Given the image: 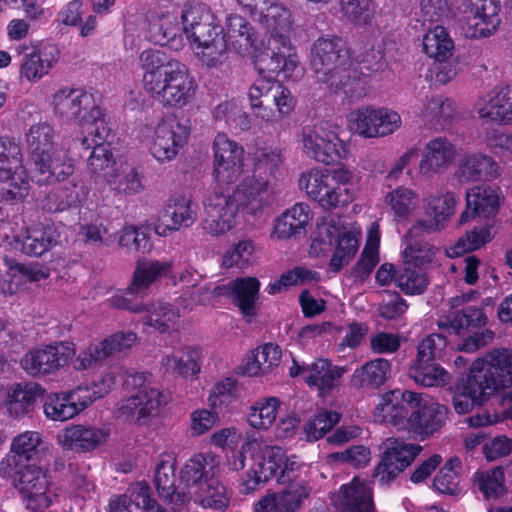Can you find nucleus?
I'll list each match as a JSON object with an SVG mask.
<instances>
[{
	"label": "nucleus",
	"instance_id": "393cba45",
	"mask_svg": "<svg viewBox=\"0 0 512 512\" xmlns=\"http://www.w3.org/2000/svg\"><path fill=\"white\" fill-rule=\"evenodd\" d=\"M474 110L483 120L500 126L512 125V83L496 85L479 96Z\"/></svg>",
	"mask_w": 512,
	"mask_h": 512
},
{
	"label": "nucleus",
	"instance_id": "de8ad7c7",
	"mask_svg": "<svg viewBox=\"0 0 512 512\" xmlns=\"http://www.w3.org/2000/svg\"><path fill=\"white\" fill-rule=\"evenodd\" d=\"M454 50V41L442 24H431L423 37V52L434 60H448Z\"/></svg>",
	"mask_w": 512,
	"mask_h": 512
},
{
	"label": "nucleus",
	"instance_id": "bb28decb",
	"mask_svg": "<svg viewBox=\"0 0 512 512\" xmlns=\"http://www.w3.org/2000/svg\"><path fill=\"white\" fill-rule=\"evenodd\" d=\"M418 393L393 390L384 393L374 410L375 421L403 428L414 410Z\"/></svg>",
	"mask_w": 512,
	"mask_h": 512
},
{
	"label": "nucleus",
	"instance_id": "423d86ee",
	"mask_svg": "<svg viewBox=\"0 0 512 512\" xmlns=\"http://www.w3.org/2000/svg\"><path fill=\"white\" fill-rule=\"evenodd\" d=\"M438 226H411L405 235L406 247L403 251L405 266L397 271L396 285L407 295H419L427 289L429 280L417 265L432 261L435 253L423 241L424 233L436 231Z\"/></svg>",
	"mask_w": 512,
	"mask_h": 512
},
{
	"label": "nucleus",
	"instance_id": "37998d69",
	"mask_svg": "<svg viewBox=\"0 0 512 512\" xmlns=\"http://www.w3.org/2000/svg\"><path fill=\"white\" fill-rule=\"evenodd\" d=\"M391 375L392 363L385 358H376L355 369L351 384L357 389L374 390L383 386Z\"/></svg>",
	"mask_w": 512,
	"mask_h": 512
},
{
	"label": "nucleus",
	"instance_id": "13d9d810",
	"mask_svg": "<svg viewBox=\"0 0 512 512\" xmlns=\"http://www.w3.org/2000/svg\"><path fill=\"white\" fill-rule=\"evenodd\" d=\"M486 320L487 318L482 309L467 306L461 310L451 312L445 321L439 322V327L460 333L464 329L482 327L486 324Z\"/></svg>",
	"mask_w": 512,
	"mask_h": 512
},
{
	"label": "nucleus",
	"instance_id": "72a5a7b5",
	"mask_svg": "<svg viewBox=\"0 0 512 512\" xmlns=\"http://www.w3.org/2000/svg\"><path fill=\"white\" fill-rule=\"evenodd\" d=\"M333 502L339 512H374L371 488L359 478L343 485Z\"/></svg>",
	"mask_w": 512,
	"mask_h": 512
},
{
	"label": "nucleus",
	"instance_id": "2eb2a0df",
	"mask_svg": "<svg viewBox=\"0 0 512 512\" xmlns=\"http://www.w3.org/2000/svg\"><path fill=\"white\" fill-rule=\"evenodd\" d=\"M298 186L324 209L344 206L354 199V193L349 188L333 185L329 170L323 168H312L303 172Z\"/></svg>",
	"mask_w": 512,
	"mask_h": 512
},
{
	"label": "nucleus",
	"instance_id": "bf43d9fd",
	"mask_svg": "<svg viewBox=\"0 0 512 512\" xmlns=\"http://www.w3.org/2000/svg\"><path fill=\"white\" fill-rule=\"evenodd\" d=\"M217 477L213 476L207 483L202 484L198 493L194 494L190 500L198 503L203 508L225 509L229 504V497L226 487Z\"/></svg>",
	"mask_w": 512,
	"mask_h": 512
},
{
	"label": "nucleus",
	"instance_id": "58836bf2",
	"mask_svg": "<svg viewBox=\"0 0 512 512\" xmlns=\"http://www.w3.org/2000/svg\"><path fill=\"white\" fill-rule=\"evenodd\" d=\"M361 231L359 229L338 228L335 231L333 253L329 261V269L333 273L340 272L356 256L360 241Z\"/></svg>",
	"mask_w": 512,
	"mask_h": 512
},
{
	"label": "nucleus",
	"instance_id": "b1692460",
	"mask_svg": "<svg viewBox=\"0 0 512 512\" xmlns=\"http://www.w3.org/2000/svg\"><path fill=\"white\" fill-rule=\"evenodd\" d=\"M247 10L252 18L263 27L272 29L276 37L283 32L292 31L293 21L290 9L280 0H236Z\"/></svg>",
	"mask_w": 512,
	"mask_h": 512
},
{
	"label": "nucleus",
	"instance_id": "f3484780",
	"mask_svg": "<svg viewBox=\"0 0 512 512\" xmlns=\"http://www.w3.org/2000/svg\"><path fill=\"white\" fill-rule=\"evenodd\" d=\"M422 446L407 443L397 438H387L383 442V452L373 476L380 484H388L396 479L420 454Z\"/></svg>",
	"mask_w": 512,
	"mask_h": 512
},
{
	"label": "nucleus",
	"instance_id": "e2e57ef3",
	"mask_svg": "<svg viewBox=\"0 0 512 512\" xmlns=\"http://www.w3.org/2000/svg\"><path fill=\"white\" fill-rule=\"evenodd\" d=\"M474 482L485 499L498 498L505 492V476L501 466L476 472Z\"/></svg>",
	"mask_w": 512,
	"mask_h": 512
},
{
	"label": "nucleus",
	"instance_id": "c85d7f7f",
	"mask_svg": "<svg viewBox=\"0 0 512 512\" xmlns=\"http://www.w3.org/2000/svg\"><path fill=\"white\" fill-rule=\"evenodd\" d=\"M109 431L93 425L71 424L57 435V443L66 451L90 453L103 446Z\"/></svg>",
	"mask_w": 512,
	"mask_h": 512
},
{
	"label": "nucleus",
	"instance_id": "7ed1b4c3",
	"mask_svg": "<svg viewBox=\"0 0 512 512\" xmlns=\"http://www.w3.org/2000/svg\"><path fill=\"white\" fill-rule=\"evenodd\" d=\"M283 161L279 148L258 151L254 157L252 173L245 175L232 190V196L216 193L209 198L205 209L211 224H231L239 214H254L268 202L271 187L268 177Z\"/></svg>",
	"mask_w": 512,
	"mask_h": 512
},
{
	"label": "nucleus",
	"instance_id": "f8f14e48",
	"mask_svg": "<svg viewBox=\"0 0 512 512\" xmlns=\"http://www.w3.org/2000/svg\"><path fill=\"white\" fill-rule=\"evenodd\" d=\"M190 128L183 123L161 120L141 130V141L160 164L173 161L188 141Z\"/></svg>",
	"mask_w": 512,
	"mask_h": 512
},
{
	"label": "nucleus",
	"instance_id": "a19ab883",
	"mask_svg": "<svg viewBox=\"0 0 512 512\" xmlns=\"http://www.w3.org/2000/svg\"><path fill=\"white\" fill-rule=\"evenodd\" d=\"M499 175V164L490 156L481 153L463 157L457 170L460 182L489 181Z\"/></svg>",
	"mask_w": 512,
	"mask_h": 512
},
{
	"label": "nucleus",
	"instance_id": "a211bd4d",
	"mask_svg": "<svg viewBox=\"0 0 512 512\" xmlns=\"http://www.w3.org/2000/svg\"><path fill=\"white\" fill-rule=\"evenodd\" d=\"M74 354L73 343L55 342L28 351L21 359V367L31 376H45L67 365Z\"/></svg>",
	"mask_w": 512,
	"mask_h": 512
},
{
	"label": "nucleus",
	"instance_id": "f704fd0d",
	"mask_svg": "<svg viewBox=\"0 0 512 512\" xmlns=\"http://www.w3.org/2000/svg\"><path fill=\"white\" fill-rule=\"evenodd\" d=\"M107 134L103 139H99L96 135H85L81 139L83 149H92L88 158V168L92 175L102 177L108 181L112 173L116 169V162L119 157H114L109 145L107 144Z\"/></svg>",
	"mask_w": 512,
	"mask_h": 512
},
{
	"label": "nucleus",
	"instance_id": "6ab92c4d",
	"mask_svg": "<svg viewBox=\"0 0 512 512\" xmlns=\"http://www.w3.org/2000/svg\"><path fill=\"white\" fill-rule=\"evenodd\" d=\"M346 371V367L334 365L324 358H318L311 363H299L293 359L289 375L292 378L303 376L304 382L309 387H315L319 396L324 397L340 385Z\"/></svg>",
	"mask_w": 512,
	"mask_h": 512
},
{
	"label": "nucleus",
	"instance_id": "7c9ffc66",
	"mask_svg": "<svg viewBox=\"0 0 512 512\" xmlns=\"http://www.w3.org/2000/svg\"><path fill=\"white\" fill-rule=\"evenodd\" d=\"M260 282L255 277H238L226 284L213 289L215 297H228L247 317L256 315V304L259 297Z\"/></svg>",
	"mask_w": 512,
	"mask_h": 512
},
{
	"label": "nucleus",
	"instance_id": "338daca9",
	"mask_svg": "<svg viewBox=\"0 0 512 512\" xmlns=\"http://www.w3.org/2000/svg\"><path fill=\"white\" fill-rule=\"evenodd\" d=\"M412 377L416 383L425 387L444 386L450 382V374L435 362H416Z\"/></svg>",
	"mask_w": 512,
	"mask_h": 512
},
{
	"label": "nucleus",
	"instance_id": "8fccbe9b",
	"mask_svg": "<svg viewBox=\"0 0 512 512\" xmlns=\"http://www.w3.org/2000/svg\"><path fill=\"white\" fill-rule=\"evenodd\" d=\"M42 394L38 384L16 383L11 386L7 396V410L11 416L20 417L32 411L36 399Z\"/></svg>",
	"mask_w": 512,
	"mask_h": 512
},
{
	"label": "nucleus",
	"instance_id": "4be33fe9",
	"mask_svg": "<svg viewBox=\"0 0 512 512\" xmlns=\"http://www.w3.org/2000/svg\"><path fill=\"white\" fill-rule=\"evenodd\" d=\"M449 409L428 395L418 393L414 410L408 418L409 430L424 441L438 433L447 423Z\"/></svg>",
	"mask_w": 512,
	"mask_h": 512
},
{
	"label": "nucleus",
	"instance_id": "ddd939ff",
	"mask_svg": "<svg viewBox=\"0 0 512 512\" xmlns=\"http://www.w3.org/2000/svg\"><path fill=\"white\" fill-rule=\"evenodd\" d=\"M214 151V175L216 180V188L212 195L208 196L204 205L209 198L215 196L216 193L225 196H232L229 189L224 190V186L242 179L247 175L244 148L236 141L228 138L224 133L216 135L213 142Z\"/></svg>",
	"mask_w": 512,
	"mask_h": 512
},
{
	"label": "nucleus",
	"instance_id": "69168bd1",
	"mask_svg": "<svg viewBox=\"0 0 512 512\" xmlns=\"http://www.w3.org/2000/svg\"><path fill=\"white\" fill-rule=\"evenodd\" d=\"M179 318L178 311L170 304L159 303L157 306H153V309L148 310V314L144 316L143 322L145 325L163 333L173 328Z\"/></svg>",
	"mask_w": 512,
	"mask_h": 512
},
{
	"label": "nucleus",
	"instance_id": "a18cd8bd",
	"mask_svg": "<svg viewBox=\"0 0 512 512\" xmlns=\"http://www.w3.org/2000/svg\"><path fill=\"white\" fill-rule=\"evenodd\" d=\"M142 178V174L133 162L119 156L116 169L108 178L107 184L119 194L134 195L144 189Z\"/></svg>",
	"mask_w": 512,
	"mask_h": 512
},
{
	"label": "nucleus",
	"instance_id": "39448f33",
	"mask_svg": "<svg viewBox=\"0 0 512 512\" xmlns=\"http://www.w3.org/2000/svg\"><path fill=\"white\" fill-rule=\"evenodd\" d=\"M52 104L57 115L74 120L86 134L96 135L101 140L111 132L105 111L97 104L93 93L82 88L62 87L53 95Z\"/></svg>",
	"mask_w": 512,
	"mask_h": 512
},
{
	"label": "nucleus",
	"instance_id": "f03ea898",
	"mask_svg": "<svg viewBox=\"0 0 512 512\" xmlns=\"http://www.w3.org/2000/svg\"><path fill=\"white\" fill-rule=\"evenodd\" d=\"M56 133L46 123H37L26 134V144L38 173V183H59V187L45 198L42 209L49 213L63 211L83 203L88 188L73 176L74 161L68 152L55 142Z\"/></svg>",
	"mask_w": 512,
	"mask_h": 512
},
{
	"label": "nucleus",
	"instance_id": "ea45409f",
	"mask_svg": "<svg viewBox=\"0 0 512 512\" xmlns=\"http://www.w3.org/2000/svg\"><path fill=\"white\" fill-rule=\"evenodd\" d=\"M492 395L489 389L484 387V383L478 378V375L470 368L467 378L457 387L452 405L458 414H467L475 406L482 404L486 396Z\"/></svg>",
	"mask_w": 512,
	"mask_h": 512
},
{
	"label": "nucleus",
	"instance_id": "4c0bfd02",
	"mask_svg": "<svg viewBox=\"0 0 512 512\" xmlns=\"http://www.w3.org/2000/svg\"><path fill=\"white\" fill-rule=\"evenodd\" d=\"M171 269L172 262L170 261H158L147 258L138 259L132 281L127 287L128 293L144 296L150 286L166 276Z\"/></svg>",
	"mask_w": 512,
	"mask_h": 512
},
{
	"label": "nucleus",
	"instance_id": "09e8293b",
	"mask_svg": "<svg viewBox=\"0 0 512 512\" xmlns=\"http://www.w3.org/2000/svg\"><path fill=\"white\" fill-rule=\"evenodd\" d=\"M457 204V195L447 189L437 190L424 199L425 212L435 224L450 221L456 212Z\"/></svg>",
	"mask_w": 512,
	"mask_h": 512
},
{
	"label": "nucleus",
	"instance_id": "5701e85b",
	"mask_svg": "<svg viewBox=\"0 0 512 512\" xmlns=\"http://www.w3.org/2000/svg\"><path fill=\"white\" fill-rule=\"evenodd\" d=\"M499 12L497 0H466L463 9L466 36L480 39L495 34L501 23Z\"/></svg>",
	"mask_w": 512,
	"mask_h": 512
},
{
	"label": "nucleus",
	"instance_id": "cd10ccee",
	"mask_svg": "<svg viewBox=\"0 0 512 512\" xmlns=\"http://www.w3.org/2000/svg\"><path fill=\"white\" fill-rule=\"evenodd\" d=\"M465 200L466 208L461 213L459 224L490 219L498 213L502 202L500 191L489 185L468 189Z\"/></svg>",
	"mask_w": 512,
	"mask_h": 512
},
{
	"label": "nucleus",
	"instance_id": "f257e3e1",
	"mask_svg": "<svg viewBox=\"0 0 512 512\" xmlns=\"http://www.w3.org/2000/svg\"><path fill=\"white\" fill-rule=\"evenodd\" d=\"M179 1L158 0L149 7L144 21L145 37L154 44L180 50L185 35L193 55L203 67L221 70L228 60V49L252 59L260 75L272 73L284 79L301 72L299 57L291 43V31L276 37L269 27H263L269 38L267 45L255 28L242 16L231 14L224 29L204 3L190 1L180 12Z\"/></svg>",
	"mask_w": 512,
	"mask_h": 512
},
{
	"label": "nucleus",
	"instance_id": "052dcab7",
	"mask_svg": "<svg viewBox=\"0 0 512 512\" xmlns=\"http://www.w3.org/2000/svg\"><path fill=\"white\" fill-rule=\"evenodd\" d=\"M335 85H327L334 93H343L350 101H356L364 98L368 94L367 81L365 78L356 76V71L347 66L345 72L336 76Z\"/></svg>",
	"mask_w": 512,
	"mask_h": 512
},
{
	"label": "nucleus",
	"instance_id": "0eeeda50",
	"mask_svg": "<svg viewBox=\"0 0 512 512\" xmlns=\"http://www.w3.org/2000/svg\"><path fill=\"white\" fill-rule=\"evenodd\" d=\"M149 374L145 372H127L123 380L126 390L137 392L117 403L116 416L124 421L144 422L159 413L165 403L162 392L147 384Z\"/></svg>",
	"mask_w": 512,
	"mask_h": 512
},
{
	"label": "nucleus",
	"instance_id": "c756f323",
	"mask_svg": "<svg viewBox=\"0 0 512 512\" xmlns=\"http://www.w3.org/2000/svg\"><path fill=\"white\" fill-rule=\"evenodd\" d=\"M252 461V465L240 484V492L243 494L256 491L260 484L267 482L273 476L278 477V470L284 461V452L279 447H266L260 453L255 454Z\"/></svg>",
	"mask_w": 512,
	"mask_h": 512
},
{
	"label": "nucleus",
	"instance_id": "49530a36",
	"mask_svg": "<svg viewBox=\"0 0 512 512\" xmlns=\"http://www.w3.org/2000/svg\"><path fill=\"white\" fill-rule=\"evenodd\" d=\"M419 201L418 192L406 186H398L384 196L388 211L398 221L407 220L418 207Z\"/></svg>",
	"mask_w": 512,
	"mask_h": 512
},
{
	"label": "nucleus",
	"instance_id": "9b49d317",
	"mask_svg": "<svg viewBox=\"0 0 512 512\" xmlns=\"http://www.w3.org/2000/svg\"><path fill=\"white\" fill-rule=\"evenodd\" d=\"M331 122L306 125L299 134V145L303 153L326 165L334 164L348 156V146L337 133Z\"/></svg>",
	"mask_w": 512,
	"mask_h": 512
},
{
	"label": "nucleus",
	"instance_id": "864d4df0",
	"mask_svg": "<svg viewBox=\"0 0 512 512\" xmlns=\"http://www.w3.org/2000/svg\"><path fill=\"white\" fill-rule=\"evenodd\" d=\"M199 358L200 351L197 348L187 347L164 356L161 364L166 372L187 377L200 371Z\"/></svg>",
	"mask_w": 512,
	"mask_h": 512
},
{
	"label": "nucleus",
	"instance_id": "4468645a",
	"mask_svg": "<svg viewBox=\"0 0 512 512\" xmlns=\"http://www.w3.org/2000/svg\"><path fill=\"white\" fill-rule=\"evenodd\" d=\"M401 124L400 114L387 107L362 105L347 115L349 131L367 139L389 136L396 132Z\"/></svg>",
	"mask_w": 512,
	"mask_h": 512
},
{
	"label": "nucleus",
	"instance_id": "20e7f679",
	"mask_svg": "<svg viewBox=\"0 0 512 512\" xmlns=\"http://www.w3.org/2000/svg\"><path fill=\"white\" fill-rule=\"evenodd\" d=\"M143 86L163 106H186L196 92V82L186 64L164 51L148 48L139 55Z\"/></svg>",
	"mask_w": 512,
	"mask_h": 512
},
{
	"label": "nucleus",
	"instance_id": "0e129e2a",
	"mask_svg": "<svg viewBox=\"0 0 512 512\" xmlns=\"http://www.w3.org/2000/svg\"><path fill=\"white\" fill-rule=\"evenodd\" d=\"M340 11L351 23L366 26L375 15V4L372 0H340Z\"/></svg>",
	"mask_w": 512,
	"mask_h": 512
},
{
	"label": "nucleus",
	"instance_id": "603ef678",
	"mask_svg": "<svg viewBox=\"0 0 512 512\" xmlns=\"http://www.w3.org/2000/svg\"><path fill=\"white\" fill-rule=\"evenodd\" d=\"M159 219L163 223L192 224L196 221V206L193 205L188 196L182 193H175L167 199Z\"/></svg>",
	"mask_w": 512,
	"mask_h": 512
},
{
	"label": "nucleus",
	"instance_id": "4d7b16f0",
	"mask_svg": "<svg viewBox=\"0 0 512 512\" xmlns=\"http://www.w3.org/2000/svg\"><path fill=\"white\" fill-rule=\"evenodd\" d=\"M492 227L474 226L460 237L453 246L447 249V255L449 257H456L482 248L491 242L496 234Z\"/></svg>",
	"mask_w": 512,
	"mask_h": 512
},
{
	"label": "nucleus",
	"instance_id": "c9c22d12",
	"mask_svg": "<svg viewBox=\"0 0 512 512\" xmlns=\"http://www.w3.org/2000/svg\"><path fill=\"white\" fill-rule=\"evenodd\" d=\"M456 148L445 137H436L428 141L419 162L418 170L428 177L448 167L455 158Z\"/></svg>",
	"mask_w": 512,
	"mask_h": 512
},
{
	"label": "nucleus",
	"instance_id": "6e6552de",
	"mask_svg": "<svg viewBox=\"0 0 512 512\" xmlns=\"http://www.w3.org/2000/svg\"><path fill=\"white\" fill-rule=\"evenodd\" d=\"M29 190L30 180L20 144L13 138L0 137V197L8 202H20Z\"/></svg>",
	"mask_w": 512,
	"mask_h": 512
},
{
	"label": "nucleus",
	"instance_id": "c03bdc74",
	"mask_svg": "<svg viewBox=\"0 0 512 512\" xmlns=\"http://www.w3.org/2000/svg\"><path fill=\"white\" fill-rule=\"evenodd\" d=\"M176 457L173 452H163L155 468L154 483L160 498L178 506L182 495L175 492Z\"/></svg>",
	"mask_w": 512,
	"mask_h": 512
},
{
	"label": "nucleus",
	"instance_id": "3c124183",
	"mask_svg": "<svg viewBox=\"0 0 512 512\" xmlns=\"http://www.w3.org/2000/svg\"><path fill=\"white\" fill-rule=\"evenodd\" d=\"M53 226H30L23 228L24 233L15 236V242L21 245L24 253L30 256H41L53 242H56Z\"/></svg>",
	"mask_w": 512,
	"mask_h": 512
},
{
	"label": "nucleus",
	"instance_id": "9d476101",
	"mask_svg": "<svg viewBox=\"0 0 512 512\" xmlns=\"http://www.w3.org/2000/svg\"><path fill=\"white\" fill-rule=\"evenodd\" d=\"M310 65L319 82L335 85L336 76L351 66L347 42L331 34L318 37L311 47Z\"/></svg>",
	"mask_w": 512,
	"mask_h": 512
},
{
	"label": "nucleus",
	"instance_id": "dca6fc26",
	"mask_svg": "<svg viewBox=\"0 0 512 512\" xmlns=\"http://www.w3.org/2000/svg\"><path fill=\"white\" fill-rule=\"evenodd\" d=\"M1 477L13 479V486L21 494L27 509L32 512H42L51 504L49 480L40 467L34 464L19 466L13 473Z\"/></svg>",
	"mask_w": 512,
	"mask_h": 512
},
{
	"label": "nucleus",
	"instance_id": "a878e982",
	"mask_svg": "<svg viewBox=\"0 0 512 512\" xmlns=\"http://www.w3.org/2000/svg\"><path fill=\"white\" fill-rule=\"evenodd\" d=\"M46 450L42 436L37 431H24L16 435L10 445V452L0 462V475H9L26 462L38 461Z\"/></svg>",
	"mask_w": 512,
	"mask_h": 512
},
{
	"label": "nucleus",
	"instance_id": "774afa93",
	"mask_svg": "<svg viewBox=\"0 0 512 512\" xmlns=\"http://www.w3.org/2000/svg\"><path fill=\"white\" fill-rule=\"evenodd\" d=\"M340 420V414L334 411H320L304 425L306 439L316 441L330 431Z\"/></svg>",
	"mask_w": 512,
	"mask_h": 512
},
{
	"label": "nucleus",
	"instance_id": "79ce46f5",
	"mask_svg": "<svg viewBox=\"0 0 512 512\" xmlns=\"http://www.w3.org/2000/svg\"><path fill=\"white\" fill-rule=\"evenodd\" d=\"M59 49L53 44L43 45L37 51L23 57L20 73L30 82L40 80L47 75L59 59Z\"/></svg>",
	"mask_w": 512,
	"mask_h": 512
},
{
	"label": "nucleus",
	"instance_id": "aec40b11",
	"mask_svg": "<svg viewBox=\"0 0 512 512\" xmlns=\"http://www.w3.org/2000/svg\"><path fill=\"white\" fill-rule=\"evenodd\" d=\"M220 473L219 458L211 453H197L189 458L180 470V482L186 492L182 495L181 506L174 512H187L184 504L197 494L202 484L207 483L213 476Z\"/></svg>",
	"mask_w": 512,
	"mask_h": 512
},
{
	"label": "nucleus",
	"instance_id": "e433bc0d",
	"mask_svg": "<svg viewBox=\"0 0 512 512\" xmlns=\"http://www.w3.org/2000/svg\"><path fill=\"white\" fill-rule=\"evenodd\" d=\"M417 115L425 126L442 131L451 125L456 115V104L449 98L435 95L426 98L418 107Z\"/></svg>",
	"mask_w": 512,
	"mask_h": 512
},
{
	"label": "nucleus",
	"instance_id": "5fc2aeb1",
	"mask_svg": "<svg viewBox=\"0 0 512 512\" xmlns=\"http://www.w3.org/2000/svg\"><path fill=\"white\" fill-rule=\"evenodd\" d=\"M379 226H372L361 256L351 269V276L360 281L365 280L379 263Z\"/></svg>",
	"mask_w": 512,
	"mask_h": 512
},
{
	"label": "nucleus",
	"instance_id": "680f3d73",
	"mask_svg": "<svg viewBox=\"0 0 512 512\" xmlns=\"http://www.w3.org/2000/svg\"><path fill=\"white\" fill-rule=\"evenodd\" d=\"M123 503L128 506V512H166L150 497V489L146 484L135 483L123 494Z\"/></svg>",
	"mask_w": 512,
	"mask_h": 512
},
{
	"label": "nucleus",
	"instance_id": "412c9836",
	"mask_svg": "<svg viewBox=\"0 0 512 512\" xmlns=\"http://www.w3.org/2000/svg\"><path fill=\"white\" fill-rule=\"evenodd\" d=\"M484 383V387L494 392L512 387V350L494 349L484 359H477L471 365Z\"/></svg>",
	"mask_w": 512,
	"mask_h": 512
},
{
	"label": "nucleus",
	"instance_id": "6e6d98bb",
	"mask_svg": "<svg viewBox=\"0 0 512 512\" xmlns=\"http://www.w3.org/2000/svg\"><path fill=\"white\" fill-rule=\"evenodd\" d=\"M280 404L279 398L273 396L255 401L247 415L249 425L258 430L269 429L277 418Z\"/></svg>",
	"mask_w": 512,
	"mask_h": 512
},
{
	"label": "nucleus",
	"instance_id": "473e14b6",
	"mask_svg": "<svg viewBox=\"0 0 512 512\" xmlns=\"http://www.w3.org/2000/svg\"><path fill=\"white\" fill-rule=\"evenodd\" d=\"M309 494L310 487L298 481L281 492L263 496L256 502L254 512H296Z\"/></svg>",
	"mask_w": 512,
	"mask_h": 512
},
{
	"label": "nucleus",
	"instance_id": "1a4fd4ad",
	"mask_svg": "<svg viewBox=\"0 0 512 512\" xmlns=\"http://www.w3.org/2000/svg\"><path fill=\"white\" fill-rule=\"evenodd\" d=\"M112 384L113 377L107 376L93 386L80 385L67 392L50 394L44 403L45 415L55 421L72 419L108 394Z\"/></svg>",
	"mask_w": 512,
	"mask_h": 512
},
{
	"label": "nucleus",
	"instance_id": "2f4dec72",
	"mask_svg": "<svg viewBox=\"0 0 512 512\" xmlns=\"http://www.w3.org/2000/svg\"><path fill=\"white\" fill-rule=\"evenodd\" d=\"M136 340V334L131 331L114 333L81 351L76 359L75 367L78 370L90 368L99 361L131 348Z\"/></svg>",
	"mask_w": 512,
	"mask_h": 512
}]
</instances>
